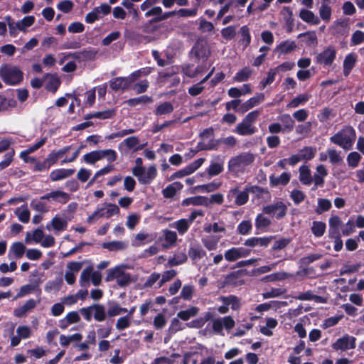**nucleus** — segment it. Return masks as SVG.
I'll list each match as a JSON object with an SVG mask.
<instances>
[{
    "mask_svg": "<svg viewBox=\"0 0 364 364\" xmlns=\"http://www.w3.org/2000/svg\"><path fill=\"white\" fill-rule=\"evenodd\" d=\"M151 73L149 68L139 69L131 73L127 77H118L109 81L110 87L115 91H124L131 89L134 82L142 76L148 75Z\"/></svg>",
    "mask_w": 364,
    "mask_h": 364,
    "instance_id": "f257e3e1",
    "label": "nucleus"
},
{
    "mask_svg": "<svg viewBox=\"0 0 364 364\" xmlns=\"http://www.w3.org/2000/svg\"><path fill=\"white\" fill-rule=\"evenodd\" d=\"M330 141L348 151L353 148L356 139V132L351 126H344L336 134L330 137Z\"/></svg>",
    "mask_w": 364,
    "mask_h": 364,
    "instance_id": "f03ea898",
    "label": "nucleus"
},
{
    "mask_svg": "<svg viewBox=\"0 0 364 364\" xmlns=\"http://www.w3.org/2000/svg\"><path fill=\"white\" fill-rule=\"evenodd\" d=\"M254 161V154L248 152L241 153L230 159L228 164V171L235 175L242 173Z\"/></svg>",
    "mask_w": 364,
    "mask_h": 364,
    "instance_id": "7ed1b4c3",
    "label": "nucleus"
},
{
    "mask_svg": "<svg viewBox=\"0 0 364 364\" xmlns=\"http://www.w3.org/2000/svg\"><path fill=\"white\" fill-rule=\"evenodd\" d=\"M128 268L127 265H118L114 268L109 269L107 272L105 281H116L117 284L121 287L129 285L134 282L135 279L127 272Z\"/></svg>",
    "mask_w": 364,
    "mask_h": 364,
    "instance_id": "20e7f679",
    "label": "nucleus"
},
{
    "mask_svg": "<svg viewBox=\"0 0 364 364\" xmlns=\"http://www.w3.org/2000/svg\"><path fill=\"white\" fill-rule=\"evenodd\" d=\"M0 77L7 85H15L23 79V73L15 65L4 64L0 67Z\"/></svg>",
    "mask_w": 364,
    "mask_h": 364,
    "instance_id": "39448f33",
    "label": "nucleus"
},
{
    "mask_svg": "<svg viewBox=\"0 0 364 364\" xmlns=\"http://www.w3.org/2000/svg\"><path fill=\"white\" fill-rule=\"evenodd\" d=\"M117 158V154L114 149H100L92 151L85 154L82 160L87 164H95L96 162L105 159L107 162H114Z\"/></svg>",
    "mask_w": 364,
    "mask_h": 364,
    "instance_id": "423d86ee",
    "label": "nucleus"
},
{
    "mask_svg": "<svg viewBox=\"0 0 364 364\" xmlns=\"http://www.w3.org/2000/svg\"><path fill=\"white\" fill-rule=\"evenodd\" d=\"M161 0H145L140 5V9L146 11L144 16L146 18L154 17V21H160L159 18L162 16V8L156 6Z\"/></svg>",
    "mask_w": 364,
    "mask_h": 364,
    "instance_id": "0eeeda50",
    "label": "nucleus"
},
{
    "mask_svg": "<svg viewBox=\"0 0 364 364\" xmlns=\"http://www.w3.org/2000/svg\"><path fill=\"white\" fill-rule=\"evenodd\" d=\"M235 324L234 319L230 316L218 317L213 319L212 329L215 333L224 336V330L230 331L235 326Z\"/></svg>",
    "mask_w": 364,
    "mask_h": 364,
    "instance_id": "6e6552de",
    "label": "nucleus"
},
{
    "mask_svg": "<svg viewBox=\"0 0 364 364\" xmlns=\"http://www.w3.org/2000/svg\"><path fill=\"white\" fill-rule=\"evenodd\" d=\"M336 48L333 46L326 47L316 56V62L324 67L331 66L336 60Z\"/></svg>",
    "mask_w": 364,
    "mask_h": 364,
    "instance_id": "1a4fd4ad",
    "label": "nucleus"
},
{
    "mask_svg": "<svg viewBox=\"0 0 364 364\" xmlns=\"http://www.w3.org/2000/svg\"><path fill=\"white\" fill-rule=\"evenodd\" d=\"M138 179L140 184H150L157 176V168L155 165H151L149 167H144L133 174Z\"/></svg>",
    "mask_w": 364,
    "mask_h": 364,
    "instance_id": "9d476101",
    "label": "nucleus"
},
{
    "mask_svg": "<svg viewBox=\"0 0 364 364\" xmlns=\"http://www.w3.org/2000/svg\"><path fill=\"white\" fill-rule=\"evenodd\" d=\"M119 213V208L115 204H106L105 206L97 208L93 213L87 218V222L91 223L94 219L101 218H109Z\"/></svg>",
    "mask_w": 364,
    "mask_h": 364,
    "instance_id": "9b49d317",
    "label": "nucleus"
},
{
    "mask_svg": "<svg viewBox=\"0 0 364 364\" xmlns=\"http://www.w3.org/2000/svg\"><path fill=\"white\" fill-rule=\"evenodd\" d=\"M287 210V205L280 200L266 205L262 209L263 213L275 217L278 220L283 218L286 215Z\"/></svg>",
    "mask_w": 364,
    "mask_h": 364,
    "instance_id": "f8f14e48",
    "label": "nucleus"
},
{
    "mask_svg": "<svg viewBox=\"0 0 364 364\" xmlns=\"http://www.w3.org/2000/svg\"><path fill=\"white\" fill-rule=\"evenodd\" d=\"M191 54L198 60H206L210 55L208 42L204 39L198 40L191 50Z\"/></svg>",
    "mask_w": 364,
    "mask_h": 364,
    "instance_id": "ddd939ff",
    "label": "nucleus"
},
{
    "mask_svg": "<svg viewBox=\"0 0 364 364\" xmlns=\"http://www.w3.org/2000/svg\"><path fill=\"white\" fill-rule=\"evenodd\" d=\"M111 6L107 4H102L100 6L95 7L92 11L85 16V22L87 23H93L102 16L109 14Z\"/></svg>",
    "mask_w": 364,
    "mask_h": 364,
    "instance_id": "4468645a",
    "label": "nucleus"
},
{
    "mask_svg": "<svg viewBox=\"0 0 364 364\" xmlns=\"http://www.w3.org/2000/svg\"><path fill=\"white\" fill-rule=\"evenodd\" d=\"M251 253V250L243 247H232L227 250L224 253V258L230 262H235L239 259L246 257Z\"/></svg>",
    "mask_w": 364,
    "mask_h": 364,
    "instance_id": "2eb2a0df",
    "label": "nucleus"
},
{
    "mask_svg": "<svg viewBox=\"0 0 364 364\" xmlns=\"http://www.w3.org/2000/svg\"><path fill=\"white\" fill-rule=\"evenodd\" d=\"M332 348L336 350L346 351L355 348V338L346 334L333 343Z\"/></svg>",
    "mask_w": 364,
    "mask_h": 364,
    "instance_id": "dca6fc26",
    "label": "nucleus"
},
{
    "mask_svg": "<svg viewBox=\"0 0 364 364\" xmlns=\"http://www.w3.org/2000/svg\"><path fill=\"white\" fill-rule=\"evenodd\" d=\"M68 220L63 216L57 214L51 221L47 223L46 228L48 230H53L55 233H59L67 229Z\"/></svg>",
    "mask_w": 364,
    "mask_h": 364,
    "instance_id": "f3484780",
    "label": "nucleus"
},
{
    "mask_svg": "<svg viewBox=\"0 0 364 364\" xmlns=\"http://www.w3.org/2000/svg\"><path fill=\"white\" fill-rule=\"evenodd\" d=\"M32 335V330L30 326L20 325L16 328V335L11 337V346L15 347L19 345L21 339H28Z\"/></svg>",
    "mask_w": 364,
    "mask_h": 364,
    "instance_id": "a211bd4d",
    "label": "nucleus"
},
{
    "mask_svg": "<svg viewBox=\"0 0 364 364\" xmlns=\"http://www.w3.org/2000/svg\"><path fill=\"white\" fill-rule=\"evenodd\" d=\"M82 267V262H70L67 264L65 279L68 284L73 285L75 284L76 274L81 269Z\"/></svg>",
    "mask_w": 364,
    "mask_h": 364,
    "instance_id": "6ab92c4d",
    "label": "nucleus"
},
{
    "mask_svg": "<svg viewBox=\"0 0 364 364\" xmlns=\"http://www.w3.org/2000/svg\"><path fill=\"white\" fill-rule=\"evenodd\" d=\"M42 198L46 199L48 201L65 204L70 200V195L64 191L56 190L42 196Z\"/></svg>",
    "mask_w": 364,
    "mask_h": 364,
    "instance_id": "aec40b11",
    "label": "nucleus"
},
{
    "mask_svg": "<svg viewBox=\"0 0 364 364\" xmlns=\"http://www.w3.org/2000/svg\"><path fill=\"white\" fill-rule=\"evenodd\" d=\"M264 100V95L263 93L257 94L255 96L250 98L245 102L242 103L239 107V112L245 113L252 108L259 105Z\"/></svg>",
    "mask_w": 364,
    "mask_h": 364,
    "instance_id": "412c9836",
    "label": "nucleus"
},
{
    "mask_svg": "<svg viewBox=\"0 0 364 364\" xmlns=\"http://www.w3.org/2000/svg\"><path fill=\"white\" fill-rule=\"evenodd\" d=\"M328 175V170L323 164H319L316 168V173H314V190H316L318 187H322L324 184V178Z\"/></svg>",
    "mask_w": 364,
    "mask_h": 364,
    "instance_id": "4be33fe9",
    "label": "nucleus"
},
{
    "mask_svg": "<svg viewBox=\"0 0 364 364\" xmlns=\"http://www.w3.org/2000/svg\"><path fill=\"white\" fill-rule=\"evenodd\" d=\"M228 198L229 199L235 198V203L237 205H242L248 201L249 193L247 188L244 191H239L237 188H234L230 191Z\"/></svg>",
    "mask_w": 364,
    "mask_h": 364,
    "instance_id": "5701e85b",
    "label": "nucleus"
},
{
    "mask_svg": "<svg viewBox=\"0 0 364 364\" xmlns=\"http://www.w3.org/2000/svg\"><path fill=\"white\" fill-rule=\"evenodd\" d=\"M205 70L206 67L202 65H198L197 67L186 65L182 68L183 75L191 78H195L202 75Z\"/></svg>",
    "mask_w": 364,
    "mask_h": 364,
    "instance_id": "b1692460",
    "label": "nucleus"
},
{
    "mask_svg": "<svg viewBox=\"0 0 364 364\" xmlns=\"http://www.w3.org/2000/svg\"><path fill=\"white\" fill-rule=\"evenodd\" d=\"M221 237L215 235H204L201 238V242L204 247L208 251L217 250Z\"/></svg>",
    "mask_w": 364,
    "mask_h": 364,
    "instance_id": "393cba45",
    "label": "nucleus"
},
{
    "mask_svg": "<svg viewBox=\"0 0 364 364\" xmlns=\"http://www.w3.org/2000/svg\"><path fill=\"white\" fill-rule=\"evenodd\" d=\"M358 60V55L355 53H350L345 57L343 63V73L347 77L350 75Z\"/></svg>",
    "mask_w": 364,
    "mask_h": 364,
    "instance_id": "a878e982",
    "label": "nucleus"
},
{
    "mask_svg": "<svg viewBox=\"0 0 364 364\" xmlns=\"http://www.w3.org/2000/svg\"><path fill=\"white\" fill-rule=\"evenodd\" d=\"M224 159L220 156L213 159L207 169V173L210 176H214L220 174L223 171Z\"/></svg>",
    "mask_w": 364,
    "mask_h": 364,
    "instance_id": "bb28decb",
    "label": "nucleus"
},
{
    "mask_svg": "<svg viewBox=\"0 0 364 364\" xmlns=\"http://www.w3.org/2000/svg\"><path fill=\"white\" fill-rule=\"evenodd\" d=\"M26 251V246L22 242H14L9 248L8 257L9 259H20L23 257Z\"/></svg>",
    "mask_w": 364,
    "mask_h": 364,
    "instance_id": "cd10ccee",
    "label": "nucleus"
},
{
    "mask_svg": "<svg viewBox=\"0 0 364 364\" xmlns=\"http://www.w3.org/2000/svg\"><path fill=\"white\" fill-rule=\"evenodd\" d=\"M75 170L73 168H58L52 171L50 178L52 181H58L73 176Z\"/></svg>",
    "mask_w": 364,
    "mask_h": 364,
    "instance_id": "c85d7f7f",
    "label": "nucleus"
},
{
    "mask_svg": "<svg viewBox=\"0 0 364 364\" xmlns=\"http://www.w3.org/2000/svg\"><path fill=\"white\" fill-rule=\"evenodd\" d=\"M182 205L184 206L192 205H203L207 207L210 205V202L208 198L202 196H197L184 199L182 201Z\"/></svg>",
    "mask_w": 364,
    "mask_h": 364,
    "instance_id": "c756f323",
    "label": "nucleus"
},
{
    "mask_svg": "<svg viewBox=\"0 0 364 364\" xmlns=\"http://www.w3.org/2000/svg\"><path fill=\"white\" fill-rule=\"evenodd\" d=\"M256 127L252 124H250L244 120L241 123L238 124L235 128V132L242 136L252 135L256 132Z\"/></svg>",
    "mask_w": 364,
    "mask_h": 364,
    "instance_id": "7c9ffc66",
    "label": "nucleus"
},
{
    "mask_svg": "<svg viewBox=\"0 0 364 364\" xmlns=\"http://www.w3.org/2000/svg\"><path fill=\"white\" fill-rule=\"evenodd\" d=\"M296 48V42L291 40H287L282 42L279 45L276 47L275 50L279 52L280 54H289L294 51Z\"/></svg>",
    "mask_w": 364,
    "mask_h": 364,
    "instance_id": "2f4dec72",
    "label": "nucleus"
},
{
    "mask_svg": "<svg viewBox=\"0 0 364 364\" xmlns=\"http://www.w3.org/2000/svg\"><path fill=\"white\" fill-rule=\"evenodd\" d=\"M183 187V184L181 182H174L162 191L163 196L166 198H171L177 192L180 191Z\"/></svg>",
    "mask_w": 364,
    "mask_h": 364,
    "instance_id": "473e14b6",
    "label": "nucleus"
},
{
    "mask_svg": "<svg viewBox=\"0 0 364 364\" xmlns=\"http://www.w3.org/2000/svg\"><path fill=\"white\" fill-rule=\"evenodd\" d=\"M44 237V232L41 229H36L33 232H27L25 237V242L27 244L41 243L42 239Z\"/></svg>",
    "mask_w": 364,
    "mask_h": 364,
    "instance_id": "72a5a7b5",
    "label": "nucleus"
},
{
    "mask_svg": "<svg viewBox=\"0 0 364 364\" xmlns=\"http://www.w3.org/2000/svg\"><path fill=\"white\" fill-rule=\"evenodd\" d=\"M299 180L304 185H310L314 181L311 171L308 166L303 165L299 168Z\"/></svg>",
    "mask_w": 364,
    "mask_h": 364,
    "instance_id": "f704fd0d",
    "label": "nucleus"
},
{
    "mask_svg": "<svg viewBox=\"0 0 364 364\" xmlns=\"http://www.w3.org/2000/svg\"><path fill=\"white\" fill-rule=\"evenodd\" d=\"M291 178V174L288 172L282 173L279 176H271L269 177V181L272 186H277L279 185H287Z\"/></svg>",
    "mask_w": 364,
    "mask_h": 364,
    "instance_id": "c9c22d12",
    "label": "nucleus"
},
{
    "mask_svg": "<svg viewBox=\"0 0 364 364\" xmlns=\"http://www.w3.org/2000/svg\"><path fill=\"white\" fill-rule=\"evenodd\" d=\"M299 17L305 22L312 25H318L320 19L312 11L306 9L301 10Z\"/></svg>",
    "mask_w": 364,
    "mask_h": 364,
    "instance_id": "e433bc0d",
    "label": "nucleus"
},
{
    "mask_svg": "<svg viewBox=\"0 0 364 364\" xmlns=\"http://www.w3.org/2000/svg\"><path fill=\"white\" fill-rule=\"evenodd\" d=\"M14 214L21 223H28L30 220L31 214L27 205H23L17 208L14 211Z\"/></svg>",
    "mask_w": 364,
    "mask_h": 364,
    "instance_id": "4c0bfd02",
    "label": "nucleus"
},
{
    "mask_svg": "<svg viewBox=\"0 0 364 364\" xmlns=\"http://www.w3.org/2000/svg\"><path fill=\"white\" fill-rule=\"evenodd\" d=\"M45 200L46 199H43L42 196L39 199H33L31 202V207L37 212L47 213L50 210V207Z\"/></svg>",
    "mask_w": 364,
    "mask_h": 364,
    "instance_id": "58836bf2",
    "label": "nucleus"
},
{
    "mask_svg": "<svg viewBox=\"0 0 364 364\" xmlns=\"http://www.w3.org/2000/svg\"><path fill=\"white\" fill-rule=\"evenodd\" d=\"M190 225V221L184 218L180 219L170 225L171 228L176 229L181 235H184L188 231Z\"/></svg>",
    "mask_w": 364,
    "mask_h": 364,
    "instance_id": "ea45409f",
    "label": "nucleus"
},
{
    "mask_svg": "<svg viewBox=\"0 0 364 364\" xmlns=\"http://www.w3.org/2000/svg\"><path fill=\"white\" fill-rule=\"evenodd\" d=\"M173 109V105L171 102H164L156 106L154 114L157 116L169 114Z\"/></svg>",
    "mask_w": 364,
    "mask_h": 364,
    "instance_id": "a19ab883",
    "label": "nucleus"
},
{
    "mask_svg": "<svg viewBox=\"0 0 364 364\" xmlns=\"http://www.w3.org/2000/svg\"><path fill=\"white\" fill-rule=\"evenodd\" d=\"M199 312V309L196 306H191L186 310L178 312L177 317L183 321H188L192 317L196 316Z\"/></svg>",
    "mask_w": 364,
    "mask_h": 364,
    "instance_id": "79ce46f5",
    "label": "nucleus"
},
{
    "mask_svg": "<svg viewBox=\"0 0 364 364\" xmlns=\"http://www.w3.org/2000/svg\"><path fill=\"white\" fill-rule=\"evenodd\" d=\"M128 309L126 308L122 307L117 302H110L109 303V307L107 309V314L110 317L119 316L120 314L127 313Z\"/></svg>",
    "mask_w": 364,
    "mask_h": 364,
    "instance_id": "37998d69",
    "label": "nucleus"
},
{
    "mask_svg": "<svg viewBox=\"0 0 364 364\" xmlns=\"http://www.w3.org/2000/svg\"><path fill=\"white\" fill-rule=\"evenodd\" d=\"M153 100L147 95H142L138 97L132 98L125 101V103L130 107H136L139 105H146L151 103Z\"/></svg>",
    "mask_w": 364,
    "mask_h": 364,
    "instance_id": "c03bdc74",
    "label": "nucleus"
},
{
    "mask_svg": "<svg viewBox=\"0 0 364 364\" xmlns=\"http://www.w3.org/2000/svg\"><path fill=\"white\" fill-rule=\"evenodd\" d=\"M163 237L166 243L164 244V247H169L173 246L177 240V234L174 231L169 230H164L162 231Z\"/></svg>",
    "mask_w": 364,
    "mask_h": 364,
    "instance_id": "a18cd8bd",
    "label": "nucleus"
},
{
    "mask_svg": "<svg viewBox=\"0 0 364 364\" xmlns=\"http://www.w3.org/2000/svg\"><path fill=\"white\" fill-rule=\"evenodd\" d=\"M154 240L152 236L148 233L139 232L134 238L133 245L136 247L142 246Z\"/></svg>",
    "mask_w": 364,
    "mask_h": 364,
    "instance_id": "49530a36",
    "label": "nucleus"
},
{
    "mask_svg": "<svg viewBox=\"0 0 364 364\" xmlns=\"http://www.w3.org/2000/svg\"><path fill=\"white\" fill-rule=\"evenodd\" d=\"M316 149L312 146H305L299 151L302 161L311 160L316 155Z\"/></svg>",
    "mask_w": 364,
    "mask_h": 364,
    "instance_id": "de8ad7c7",
    "label": "nucleus"
},
{
    "mask_svg": "<svg viewBox=\"0 0 364 364\" xmlns=\"http://www.w3.org/2000/svg\"><path fill=\"white\" fill-rule=\"evenodd\" d=\"M279 119L283 124L282 128L284 129V132H291L294 129V121L289 114H284L280 115L279 117Z\"/></svg>",
    "mask_w": 364,
    "mask_h": 364,
    "instance_id": "09e8293b",
    "label": "nucleus"
},
{
    "mask_svg": "<svg viewBox=\"0 0 364 364\" xmlns=\"http://www.w3.org/2000/svg\"><path fill=\"white\" fill-rule=\"evenodd\" d=\"M92 271V267L90 266L81 272L79 283L82 287L87 288L90 286Z\"/></svg>",
    "mask_w": 364,
    "mask_h": 364,
    "instance_id": "8fccbe9b",
    "label": "nucleus"
},
{
    "mask_svg": "<svg viewBox=\"0 0 364 364\" xmlns=\"http://www.w3.org/2000/svg\"><path fill=\"white\" fill-rule=\"evenodd\" d=\"M16 101L13 98H6L0 94V112L8 111L9 109L15 107Z\"/></svg>",
    "mask_w": 364,
    "mask_h": 364,
    "instance_id": "3c124183",
    "label": "nucleus"
},
{
    "mask_svg": "<svg viewBox=\"0 0 364 364\" xmlns=\"http://www.w3.org/2000/svg\"><path fill=\"white\" fill-rule=\"evenodd\" d=\"M310 96L307 94H301L294 97L287 105V108H296L300 105H304L309 100Z\"/></svg>",
    "mask_w": 364,
    "mask_h": 364,
    "instance_id": "603ef678",
    "label": "nucleus"
},
{
    "mask_svg": "<svg viewBox=\"0 0 364 364\" xmlns=\"http://www.w3.org/2000/svg\"><path fill=\"white\" fill-rule=\"evenodd\" d=\"M219 300L224 304H228V306H230L232 310H238L240 307V300L235 296H221Z\"/></svg>",
    "mask_w": 364,
    "mask_h": 364,
    "instance_id": "864d4df0",
    "label": "nucleus"
},
{
    "mask_svg": "<svg viewBox=\"0 0 364 364\" xmlns=\"http://www.w3.org/2000/svg\"><path fill=\"white\" fill-rule=\"evenodd\" d=\"M92 313L94 318L97 321L101 322L106 318V311L105 307L99 304L92 305Z\"/></svg>",
    "mask_w": 364,
    "mask_h": 364,
    "instance_id": "5fc2aeb1",
    "label": "nucleus"
},
{
    "mask_svg": "<svg viewBox=\"0 0 364 364\" xmlns=\"http://www.w3.org/2000/svg\"><path fill=\"white\" fill-rule=\"evenodd\" d=\"M252 75V70L248 68H244L239 70L233 77V82H242L248 80Z\"/></svg>",
    "mask_w": 364,
    "mask_h": 364,
    "instance_id": "6e6d98bb",
    "label": "nucleus"
},
{
    "mask_svg": "<svg viewBox=\"0 0 364 364\" xmlns=\"http://www.w3.org/2000/svg\"><path fill=\"white\" fill-rule=\"evenodd\" d=\"M97 53V51L95 48L90 47L87 48L79 52V61L93 60L95 58Z\"/></svg>",
    "mask_w": 364,
    "mask_h": 364,
    "instance_id": "4d7b16f0",
    "label": "nucleus"
},
{
    "mask_svg": "<svg viewBox=\"0 0 364 364\" xmlns=\"http://www.w3.org/2000/svg\"><path fill=\"white\" fill-rule=\"evenodd\" d=\"M127 247L126 242L122 241H112L102 244V247L109 251H118L124 250Z\"/></svg>",
    "mask_w": 364,
    "mask_h": 364,
    "instance_id": "13d9d810",
    "label": "nucleus"
},
{
    "mask_svg": "<svg viewBox=\"0 0 364 364\" xmlns=\"http://www.w3.org/2000/svg\"><path fill=\"white\" fill-rule=\"evenodd\" d=\"M115 113L116 110L114 109H109L101 112H96L89 115L87 118H97L101 119H106L114 117L115 115Z\"/></svg>",
    "mask_w": 364,
    "mask_h": 364,
    "instance_id": "bf43d9fd",
    "label": "nucleus"
},
{
    "mask_svg": "<svg viewBox=\"0 0 364 364\" xmlns=\"http://www.w3.org/2000/svg\"><path fill=\"white\" fill-rule=\"evenodd\" d=\"M331 207L332 204L330 200L326 198H318L316 212L318 214H321L323 212L328 211Z\"/></svg>",
    "mask_w": 364,
    "mask_h": 364,
    "instance_id": "052dcab7",
    "label": "nucleus"
},
{
    "mask_svg": "<svg viewBox=\"0 0 364 364\" xmlns=\"http://www.w3.org/2000/svg\"><path fill=\"white\" fill-rule=\"evenodd\" d=\"M270 224V219L264 216L263 214H258L255 218V227L257 230H264L268 228Z\"/></svg>",
    "mask_w": 364,
    "mask_h": 364,
    "instance_id": "680f3d73",
    "label": "nucleus"
},
{
    "mask_svg": "<svg viewBox=\"0 0 364 364\" xmlns=\"http://www.w3.org/2000/svg\"><path fill=\"white\" fill-rule=\"evenodd\" d=\"M326 225L321 221H314L311 226V232L315 237H321L326 231Z\"/></svg>",
    "mask_w": 364,
    "mask_h": 364,
    "instance_id": "e2e57ef3",
    "label": "nucleus"
},
{
    "mask_svg": "<svg viewBox=\"0 0 364 364\" xmlns=\"http://www.w3.org/2000/svg\"><path fill=\"white\" fill-rule=\"evenodd\" d=\"M17 22L19 31L26 32L27 28L34 23L35 17L33 16H27Z\"/></svg>",
    "mask_w": 364,
    "mask_h": 364,
    "instance_id": "0e129e2a",
    "label": "nucleus"
},
{
    "mask_svg": "<svg viewBox=\"0 0 364 364\" xmlns=\"http://www.w3.org/2000/svg\"><path fill=\"white\" fill-rule=\"evenodd\" d=\"M240 33L241 36L240 41L245 48H247L251 42V35L250 29L247 26L240 28Z\"/></svg>",
    "mask_w": 364,
    "mask_h": 364,
    "instance_id": "69168bd1",
    "label": "nucleus"
},
{
    "mask_svg": "<svg viewBox=\"0 0 364 364\" xmlns=\"http://www.w3.org/2000/svg\"><path fill=\"white\" fill-rule=\"evenodd\" d=\"M198 29L201 33H211L213 31L214 26L211 22L206 21L202 17L198 18Z\"/></svg>",
    "mask_w": 364,
    "mask_h": 364,
    "instance_id": "338daca9",
    "label": "nucleus"
},
{
    "mask_svg": "<svg viewBox=\"0 0 364 364\" xmlns=\"http://www.w3.org/2000/svg\"><path fill=\"white\" fill-rule=\"evenodd\" d=\"M187 260V256L185 252H178L175 254L168 261L170 266H176L184 263Z\"/></svg>",
    "mask_w": 364,
    "mask_h": 364,
    "instance_id": "774afa93",
    "label": "nucleus"
}]
</instances>
